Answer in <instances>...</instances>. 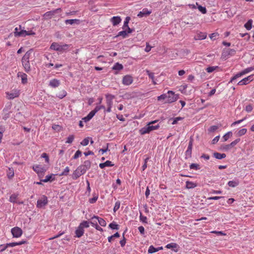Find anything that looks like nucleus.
<instances>
[{
  "instance_id": "nucleus-1",
  "label": "nucleus",
  "mask_w": 254,
  "mask_h": 254,
  "mask_svg": "<svg viewBox=\"0 0 254 254\" xmlns=\"http://www.w3.org/2000/svg\"><path fill=\"white\" fill-rule=\"evenodd\" d=\"M158 122V120H155L152 122L148 123L147 126L144 127H142L140 130V133L141 134H145L146 133H148L150 131L156 130L159 127V125L158 124L155 126H153V124L156 123Z\"/></svg>"
},
{
  "instance_id": "nucleus-2",
  "label": "nucleus",
  "mask_w": 254,
  "mask_h": 254,
  "mask_svg": "<svg viewBox=\"0 0 254 254\" xmlns=\"http://www.w3.org/2000/svg\"><path fill=\"white\" fill-rule=\"evenodd\" d=\"M69 47V45L68 44H60L58 43L54 42L51 44L50 49L56 51L63 52L67 50Z\"/></svg>"
},
{
  "instance_id": "nucleus-3",
  "label": "nucleus",
  "mask_w": 254,
  "mask_h": 254,
  "mask_svg": "<svg viewBox=\"0 0 254 254\" xmlns=\"http://www.w3.org/2000/svg\"><path fill=\"white\" fill-rule=\"evenodd\" d=\"M32 169L38 174L40 178L44 176L45 172L47 169L45 166L40 165H34L33 166Z\"/></svg>"
},
{
  "instance_id": "nucleus-4",
  "label": "nucleus",
  "mask_w": 254,
  "mask_h": 254,
  "mask_svg": "<svg viewBox=\"0 0 254 254\" xmlns=\"http://www.w3.org/2000/svg\"><path fill=\"white\" fill-rule=\"evenodd\" d=\"M254 70V67H248V68L245 69L244 70H242V71H241L239 73H238L235 75H234L233 77H232L231 78L230 82H232L234 80H235L237 78H239V77H240L249 72H250L251 71H252Z\"/></svg>"
},
{
  "instance_id": "nucleus-5",
  "label": "nucleus",
  "mask_w": 254,
  "mask_h": 254,
  "mask_svg": "<svg viewBox=\"0 0 254 254\" xmlns=\"http://www.w3.org/2000/svg\"><path fill=\"white\" fill-rule=\"evenodd\" d=\"M178 95L175 94L172 91H168L167 94L166 103H171L175 102L178 99Z\"/></svg>"
},
{
  "instance_id": "nucleus-6",
  "label": "nucleus",
  "mask_w": 254,
  "mask_h": 254,
  "mask_svg": "<svg viewBox=\"0 0 254 254\" xmlns=\"http://www.w3.org/2000/svg\"><path fill=\"white\" fill-rule=\"evenodd\" d=\"M115 97L114 95L111 94H107L106 95V104L108 106L106 112L108 113L111 112V108L113 105V100Z\"/></svg>"
},
{
  "instance_id": "nucleus-7",
  "label": "nucleus",
  "mask_w": 254,
  "mask_h": 254,
  "mask_svg": "<svg viewBox=\"0 0 254 254\" xmlns=\"http://www.w3.org/2000/svg\"><path fill=\"white\" fill-rule=\"evenodd\" d=\"M62 11L61 8H57L56 9L49 11L46 12L43 15V17L45 19L48 20L49 19L52 18L56 14L60 13Z\"/></svg>"
},
{
  "instance_id": "nucleus-8",
  "label": "nucleus",
  "mask_w": 254,
  "mask_h": 254,
  "mask_svg": "<svg viewBox=\"0 0 254 254\" xmlns=\"http://www.w3.org/2000/svg\"><path fill=\"white\" fill-rule=\"evenodd\" d=\"M20 93V90L18 89H14L12 90L10 92H6L5 93L6 97L9 100L13 99L15 98L18 97Z\"/></svg>"
},
{
  "instance_id": "nucleus-9",
  "label": "nucleus",
  "mask_w": 254,
  "mask_h": 254,
  "mask_svg": "<svg viewBox=\"0 0 254 254\" xmlns=\"http://www.w3.org/2000/svg\"><path fill=\"white\" fill-rule=\"evenodd\" d=\"M133 77L130 75H126L123 77L122 83L126 86H128L133 82Z\"/></svg>"
},
{
  "instance_id": "nucleus-10",
  "label": "nucleus",
  "mask_w": 254,
  "mask_h": 254,
  "mask_svg": "<svg viewBox=\"0 0 254 254\" xmlns=\"http://www.w3.org/2000/svg\"><path fill=\"white\" fill-rule=\"evenodd\" d=\"M48 202V198L45 195H43L40 199L37 200V207L42 208L47 204Z\"/></svg>"
},
{
  "instance_id": "nucleus-11",
  "label": "nucleus",
  "mask_w": 254,
  "mask_h": 254,
  "mask_svg": "<svg viewBox=\"0 0 254 254\" xmlns=\"http://www.w3.org/2000/svg\"><path fill=\"white\" fill-rule=\"evenodd\" d=\"M11 232L13 237L14 238L21 237L23 233L22 229L18 227H15L12 228Z\"/></svg>"
},
{
  "instance_id": "nucleus-12",
  "label": "nucleus",
  "mask_w": 254,
  "mask_h": 254,
  "mask_svg": "<svg viewBox=\"0 0 254 254\" xmlns=\"http://www.w3.org/2000/svg\"><path fill=\"white\" fill-rule=\"evenodd\" d=\"M254 75H251L248 77L244 78L238 83L239 85H244L249 84L251 81L254 80Z\"/></svg>"
},
{
  "instance_id": "nucleus-13",
  "label": "nucleus",
  "mask_w": 254,
  "mask_h": 254,
  "mask_svg": "<svg viewBox=\"0 0 254 254\" xmlns=\"http://www.w3.org/2000/svg\"><path fill=\"white\" fill-rule=\"evenodd\" d=\"M130 20V18L129 16L126 17L124 23V25L123 26V29H127L128 33H131L133 32V30L129 27L128 23L129 20Z\"/></svg>"
},
{
  "instance_id": "nucleus-14",
  "label": "nucleus",
  "mask_w": 254,
  "mask_h": 254,
  "mask_svg": "<svg viewBox=\"0 0 254 254\" xmlns=\"http://www.w3.org/2000/svg\"><path fill=\"white\" fill-rule=\"evenodd\" d=\"M35 34V33L31 30L26 31L21 29L20 31H19V37H25L27 35H34Z\"/></svg>"
},
{
  "instance_id": "nucleus-15",
  "label": "nucleus",
  "mask_w": 254,
  "mask_h": 254,
  "mask_svg": "<svg viewBox=\"0 0 254 254\" xmlns=\"http://www.w3.org/2000/svg\"><path fill=\"white\" fill-rule=\"evenodd\" d=\"M17 76L21 78V83L25 84L27 83V75L26 73L19 72L17 73Z\"/></svg>"
},
{
  "instance_id": "nucleus-16",
  "label": "nucleus",
  "mask_w": 254,
  "mask_h": 254,
  "mask_svg": "<svg viewBox=\"0 0 254 254\" xmlns=\"http://www.w3.org/2000/svg\"><path fill=\"white\" fill-rule=\"evenodd\" d=\"M84 233V230L79 225L75 231V237L80 238L83 235Z\"/></svg>"
},
{
  "instance_id": "nucleus-17",
  "label": "nucleus",
  "mask_w": 254,
  "mask_h": 254,
  "mask_svg": "<svg viewBox=\"0 0 254 254\" xmlns=\"http://www.w3.org/2000/svg\"><path fill=\"white\" fill-rule=\"evenodd\" d=\"M207 37V34L205 32H198L194 37L196 40H200L205 39Z\"/></svg>"
},
{
  "instance_id": "nucleus-18",
  "label": "nucleus",
  "mask_w": 254,
  "mask_h": 254,
  "mask_svg": "<svg viewBox=\"0 0 254 254\" xmlns=\"http://www.w3.org/2000/svg\"><path fill=\"white\" fill-rule=\"evenodd\" d=\"M121 21L122 19L120 16H113L110 19V21L114 26L118 25Z\"/></svg>"
},
{
  "instance_id": "nucleus-19",
  "label": "nucleus",
  "mask_w": 254,
  "mask_h": 254,
  "mask_svg": "<svg viewBox=\"0 0 254 254\" xmlns=\"http://www.w3.org/2000/svg\"><path fill=\"white\" fill-rule=\"evenodd\" d=\"M23 67L26 72L31 70V66L29 61H21Z\"/></svg>"
},
{
  "instance_id": "nucleus-20",
  "label": "nucleus",
  "mask_w": 254,
  "mask_h": 254,
  "mask_svg": "<svg viewBox=\"0 0 254 254\" xmlns=\"http://www.w3.org/2000/svg\"><path fill=\"white\" fill-rule=\"evenodd\" d=\"M60 84V82L59 80L57 79H53L50 80L49 82V85L51 87L56 88L58 87Z\"/></svg>"
},
{
  "instance_id": "nucleus-21",
  "label": "nucleus",
  "mask_w": 254,
  "mask_h": 254,
  "mask_svg": "<svg viewBox=\"0 0 254 254\" xmlns=\"http://www.w3.org/2000/svg\"><path fill=\"white\" fill-rule=\"evenodd\" d=\"M114 165V164H113L111 161L107 160L104 163H100L99 164V167L101 169H103L105 167H112Z\"/></svg>"
},
{
  "instance_id": "nucleus-22",
  "label": "nucleus",
  "mask_w": 254,
  "mask_h": 254,
  "mask_svg": "<svg viewBox=\"0 0 254 254\" xmlns=\"http://www.w3.org/2000/svg\"><path fill=\"white\" fill-rule=\"evenodd\" d=\"M55 175L54 174H51L50 175H47L46 176L45 179L41 180V181L44 183H47L48 182H52L53 181L55 180Z\"/></svg>"
},
{
  "instance_id": "nucleus-23",
  "label": "nucleus",
  "mask_w": 254,
  "mask_h": 254,
  "mask_svg": "<svg viewBox=\"0 0 254 254\" xmlns=\"http://www.w3.org/2000/svg\"><path fill=\"white\" fill-rule=\"evenodd\" d=\"M32 53V51L31 50L27 51L22 57L21 61H29Z\"/></svg>"
},
{
  "instance_id": "nucleus-24",
  "label": "nucleus",
  "mask_w": 254,
  "mask_h": 254,
  "mask_svg": "<svg viewBox=\"0 0 254 254\" xmlns=\"http://www.w3.org/2000/svg\"><path fill=\"white\" fill-rule=\"evenodd\" d=\"M6 173L7 178L9 179H11L14 175V170L12 168H9Z\"/></svg>"
},
{
  "instance_id": "nucleus-25",
  "label": "nucleus",
  "mask_w": 254,
  "mask_h": 254,
  "mask_svg": "<svg viewBox=\"0 0 254 254\" xmlns=\"http://www.w3.org/2000/svg\"><path fill=\"white\" fill-rule=\"evenodd\" d=\"M128 34L127 29H123V31L118 33L116 37L121 36L123 38H125L127 37Z\"/></svg>"
},
{
  "instance_id": "nucleus-26",
  "label": "nucleus",
  "mask_w": 254,
  "mask_h": 254,
  "mask_svg": "<svg viewBox=\"0 0 254 254\" xmlns=\"http://www.w3.org/2000/svg\"><path fill=\"white\" fill-rule=\"evenodd\" d=\"M26 243H27V242L26 241H19V242H13V243H8V245L9 247H13L16 246H19V245H21L23 244H25Z\"/></svg>"
},
{
  "instance_id": "nucleus-27",
  "label": "nucleus",
  "mask_w": 254,
  "mask_h": 254,
  "mask_svg": "<svg viewBox=\"0 0 254 254\" xmlns=\"http://www.w3.org/2000/svg\"><path fill=\"white\" fill-rule=\"evenodd\" d=\"M214 157L218 159H222L226 157V155L225 153H219L218 152H215L213 153Z\"/></svg>"
},
{
  "instance_id": "nucleus-28",
  "label": "nucleus",
  "mask_w": 254,
  "mask_h": 254,
  "mask_svg": "<svg viewBox=\"0 0 254 254\" xmlns=\"http://www.w3.org/2000/svg\"><path fill=\"white\" fill-rule=\"evenodd\" d=\"M197 186L196 184L192 182L187 181L186 182V188L187 189H193L196 187Z\"/></svg>"
},
{
  "instance_id": "nucleus-29",
  "label": "nucleus",
  "mask_w": 254,
  "mask_h": 254,
  "mask_svg": "<svg viewBox=\"0 0 254 254\" xmlns=\"http://www.w3.org/2000/svg\"><path fill=\"white\" fill-rule=\"evenodd\" d=\"M123 68V66L122 64H119V63H116L114 66L112 67V69L113 70H116L118 71H120Z\"/></svg>"
},
{
  "instance_id": "nucleus-30",
  "label": "nucleus",
  "mask_w": 254,
  "mask_h": 254,
  "mask_svg": "<svg viewBox=\"0 0 254 254\" xmlns=\"http://www.w3.org/2000/svg\"><path fill=\"white\" fill-rule=\"evenodd\" d=\"M98 219V216H94L91 218V221L90 223L93 227H94L95 226H96L98 224V223H97Z\"/></svg>"
},
{
  "instance_id": "nucleus-31",
  "label": "nucleus",
  "mask_w": 254,
  "mask_h": 254,
  "mask_svg": "<svg viewBox=\"0 0 254 254\" xmlns=\"http://www.w3.org/2000/svg\"><path fill=\"white\" fill-rule=\"evenodd\" d=\"M82 175L80 174V173L79 172V171L77 169H76L72 174V178L74 180L77 179L78 178H79L80 176H81Z\"/></svg>"
},
{
  "instance_id": "nucleus-32",
  "label": "nucleus",
  "mask_w": 254,
  "mask_h": 254,
  "mask_svg": "<svg viewBox=\"0 0 254 254\" xmlns=\"http://www.w3.org/2000/svg\"><path fill=\"white\" fill-rule=\"evenodd\" d=\"M247 131V129L246 128H242L240 129L237 133V135L238 136H241L242 135H245Z\"/></svg>"
},
{
  "instance_id": "nucleus-33",
  "label": "nucleus",
  "mask_w": 254,
  "mask_h": 254,
  "mask_svg": "<svg viewBox=\"0 0 254 254\" xmlns=\"http://www.w3.org/2000/svg\"><path fill=\"white\" fill-rule=\"evenodd\" d=\"M228 185L229 187L234 188L239 185V182L236 181H230L228 182Z\"/></svg>"
},
{
  "instance_id": "nucleus-34",
  "label": "nucleus",
  "mask_w": 254,
  "mask_h": 254,
  "mask_svg": "<svg viewBox=\"0 0 254 254\" xmlns=\"http://www.w3.org/2000/svg\"><path fill=\"white\" fill-rule=\"evenodd\" d=\"M76 169H77L79 172L80 173V174L83 175L85 174L87 170L84 166L82 165L79 166Z\"/></svg>"
},
{
  "instance_id": "nucleus-35",
  "label": "nucleus",
  "mask_w": 254,
  "mask_h": 254,
  "mask_svg": "<svg viewBox=\"0 0 254 254\" xmlns=\"http://www.w3.org/2000/svg\"><path fill=\"white\" fill-rule=\"evenodd\" d=\"M178 247V245L175 243H171L167 244L165 247L167 249H175L177 248Z\"/></svg>"
},
{
  "instance_id": "nucleus-36",
  "label": "nucleus",
  "mask_w": 254,
  "mask_h": 254,
  "mask_svg": "<svg viewBox=\"0 0 254 254\" xmlns=\"http://www.w3.org/2000/svg\"><path fill=\"white\" fill-rule=\"evenodd\" d=\"M159 251L158 249L154 248L153 246H150L149 247L148 253L149 254H152L155 252H157Z\"/></svg>"
},
{
  "instance_id": "nucleus-37",
  "label": "nucleus",
  "mask_w": 254,
  "mask_h": 254,
  "mask_svg": "<svg viewBox=\"0 0 254 254\" xmlns=\"http://www.w3.org/2000/svg\"><path fill=\"white\" fill-rule=\"evenodd\" d=\"M232 135V131H228L227 133H226L222 137V139H223V141H227L229 138Z\"/></svg>"
},
{
  "instance_id": "nucleus-38",
  "label": "nucleus",
  "mask_w": 254,
  "mask_h": 254,
  "mask_svg": "<svg viewBox=\"0 0 254 254\" xmlns=\"http://www.w3.org/2000/svg\"><path fill=\"white\" fill-rule=\"evenodd\" d=\"M79 226L83 229L84 228H88L89 227V223L87 221H83L80 223Z\"/></svg>"
},
{
  "instance_id": "nucleus-39",
  "label": "nucleus",
  "mask_w": 254,
  "mask_h": 254,
  "mask_svg": "<svg viewBox=\"0 0 254 254\" xmlns=\"http://www.w3.org/2000/svg\"><path fill=\"white\" fill-rule=\"evenodd\" d=\"M18 194H12L10 195L9 197V201L11 202L14 203L16 202V200L17 198Z\"/></svg>"
},
{
  "instance_id": "nucleus-40",
  "label": "nucleus",
  "mask_w": 254,
  "mask_h": 254,
  "mask_svg": "<svg viewBox=\"0 0 254 254\" xmlns=\"http://www.w3.org/2000/svg\"><path fill=\"white\" fill-rule=\"evenodd\" d=\"M98 198V195L95 193L93 194V197L89 199V202L90 203H94L97 200Z\"/></svg>"
},
{
  "instance_id": "nucleus-41",
  "label": "nucleus",
  "mask_w": 254,
  "mask_h": 254,
  "mask_svg": "<svg viewBox=\"0 0 254 254\" xmlns=\"http://www.w3.org/2000/svg\"><path fill=\"white\" fill-rule=\"evenodd\" d=\"M82 165L84 166L87 170H88L91 166V162L89 160L85 161L83 164Z\"/></svg>"
},
{
  "instance_id": "nucleus-42",
  "label": "nucleus",
  "mask_w": 254,
  "mask_h": 254,
  "mask_svg": "<svg viewBox=\"0 0 254 254\" xmlns=\"http://www.w3.org/2000/svg\"><path fill=\"white\" fill-rule=\"evenodd\" d=\"M218 68V67L217 66H209L206 68V70L208 73H211Z\"/></svg>"
},
{
  "instance_id": "nucleus-43",
  "label": "nucleus",
  "mask_w": 254,
  "mask_h": 254,
  "mask_svg": "<svg viewBox=\"0 0 254 254\" xmlns=\"http://www.w3.org/2000/svg\"><path fill=\"white\" fill-rule=\"evenodd\" d=\"M98 222L101 226L104 227L106 225V222L102 218L98 217Z\"/></svg>"
},
{
  "instance_id": "nucleus-44",
  "label": "nucleus",
  "mask_w": 254,
  "mask_h": 254,
  "mask_svg": "<svg viewBox=\"0 0 254 254\" xmlns=\"http://www.w3.org/2000/svg\"><path fill=\"white\" fill-rule=\"evenodd\" d=\"M69 170H70L68 167H65V168L64 169V171L61 174H60L59 176H67L69 172Z\"/></svg>"
},
{
  "instance_id": "nucleus-45",
  "label": "nucleus",
  "mask_w": 254,
  "mask_h": 254,
  "mask_svg": "<svg viewBox=\"0 0 254 254\" xmlns=\"http://www.w3.org/2000/svg\"><path fill=\"white\" fill-rule=\"evenodd\" d=\"M74 138V136L73 135H70L66 139L65 141L66 143H71L72 142Z\"/></svg>"
},
{
  "instance_id": "nucleus-46",
  "label": "nucleus",
  "mask_w": 254,
  "mask_h": 254,
  "mask_svg": "<svg viewBox=\"0 0 254 254\" xmlns=\"http://www.w3.org/2000/svg\"><path fill=\"white\" fill-rule=\"evenodd\" d=\"M21 29V25H19L18 27H16L14 29V35L15 37H17V36L19 37V30L20 31Z\"/></svg>"
},
{
  "instance_id": "nucleus-47",
  "label": "nucleus",
  "mask_w": 254,
  "mask_h": 254,
  "mask_svg": "<svg viewBox=\"0 0 254 254\" xmlns=\"http://www.w3.org/2000/svg\"><path fill=\"white\" fill-rule=\"evenodd\" d=\"M146 72L149 78L151 79L152 80H153V79H155L154 73L153 72H150L148 70H146Z\"/></svg>"
},
{
  "instance_id": "nucleus-48",
  "label": "nucleus",
  "mask_w": 254,
  "mask_h": 254,
  "mask_svg": "<svg viewBox=\"0 0 254 254\" xmlns=\"http://www.w3.org/2000/svg\"><path fill=\"white\" fill-rule=\"evenodd\" d=\"M5 131V128L3 126H0V143L1 141V139L3 136V133Z\"/></svg>"
},
{
  "instance_id": "nucleus-49",
  "label": "nucleus",
  "mask_w": 254,
  "mask_h": 254,
  "mask_svg": "<svg viewBox=\"0 0 254 254\" xmlns=\"http://www.w3.org/2000/svg\"><path fill=\"white\" fill-rule=\"evenodd\" d=\"M89 143V137L85 138L81 142L80 144L83 146H86Z\"/></svg>"
},
{
  "instance_id": "nucleus-50",
  "label": "nucleus",
  "mask_w": 254,
  "mask_h": 254,
  "mask_svg": "<svg viewBox=\"0 0 254 254\" xmlns=\"http://www.w3.org/2000/svg\"><path fill=\"white\" fill-rule=\"evenodd\" d=\"M109 227L112 229H119V226L115 223H111L109 224Z\"/></svg>"
},
{
  "instance_id": "nucleus-51",
  "label": "nucleus",
  "mask_w": 254,
  "mask_h": 254,
  "mask_svg": "<svg viewBox=\"0 0 254 254\" xmlns=\"http://www.w3.org/2000/svg\"><path fill=\"white\" fill-rule=\"evenodd\" d=\"M41 157L45 159V162L47 163H49V156L48 155V154L46 153H43L42 155H41Z\"/></svg>"
},
{
  "instance_id": "nucleus-52",
  "label": "nucleus",
  "mask_w": 254,
  "mask_h": 254,
  "mask_svg": "<svg viewBox=\"0 0 254 254\" xmlns=\"http://www.w3.org/2000/svg\"><path fill=\"white\" fill-rule=\"evenodd\" d=\"M219 36V34L218 33H213L209 35L210 38L212 40H215Z\"/></svg>"
},
{
  "instance_id": "nucleus-53",
  "label": "nucleus",
  "mask_w": 254,
  "mask_h": 254,
  "mask_svg": "<svg viewBox=\"0 0 254 254\" xmlns=\"http://www.w3.org/2000/svg\"><path fill=\"white\" fill-rule=\"evenodd\" d=\"M78 21V20H77V19H67V20H65V23L66 24H69L72 25L73 23H74L75 22Z\"/></svg>"
},
{
  "instance_id": "nucleus-54",
  "label": "nucleus",
  "mask_w": 254,
  "mask_h": 254,
  "mask_svg": "<svg viewBox=\"0 0 254 254\" xmlns=\"http://www.w3.org/2000/svg\"><path fill=\"white\" fill-rule=\"evenodd\" d=\"M198 9L203 14H205L207 12L206 8L201 5L198 6Z\"/></svg>"
},
{
  "instance_id": "nucleus-55",
  "label": "nucleus",
  "mask_w": 254,
  "mask_h": 254,
  "mask_svg": "<svg viewBox=\"0 0 254 254\" xmlns=\"http://www.w3.org/2000/svg\"><path fill=\"white\" fill-rule=\"evenodd\" d=\"M120 204L121 203L119 201H118L115 203V206L114 207V212L117 211L120 208Z\"/></svg>"
},
{
  "instance_id": "nucleus-56",
  "label": "nucleus",
  "mask_w": 254,
  "mask_h": 254,
  "mask_svg": "<svg viewBox=\"0 0 254 254\" xmlns=\"http://www.w3.org/2000/svg\"><path fill=\"white\" fill-rule=\"evenodd\" d=\"M81 155V151L80 150H77L74 154V156H73V159H76L78 158Z\"/></svg>"
},
{
  "instance_id": "nucleus-57",
  "label": "nucleus",
  "mask_w": 254,
  "mask_h": 254,
  "mask_svg": "<svg viewBox=\"0 0 254 254\" xmlns=\"http://www.w3.org/2000/svg\"><path fill=\"white\" fill-rule=\"evenodd\" d=\"M66 92L65 90H63L62 91H61L60 92L58 96L61 99H62L63 98L65 97L66 96Z\"/></svg>"
},
{
  "instance_id": "nucleus-58",
  "label": "nucleus",
  "mask_w": 254,
  "mask_h": 254,
  "mask_svg": "<svg viewBox=\"0 0 254 254\" xmlns=\"http://www.w3.org/2000/svg\"><path fill=\"white\" fill-rule=\"evenodd\" d=\"M158 101L166 99L167 100V94H163L157 97Z\"/></svg>"
},
{
  "instance_id": "nucleus-59",
  "label": "nucleus",
  "mask_w": 254,
  "mask_h": 254,
  "mask_svg": "<svg viewBox=\"0 0 254 254\" xmlns=\"http://www.w3.org/2000/svg\"><path fill=\"white\" fill-rule=\"evenodd\" d=\"M253 109V107L252 105L249 104L247 106H246L245 110L248 113H250L252 112V111Z\"/></svg>"
},
{
  "instance_id": "nucleus-60",
  "label": "nucleus",
  "mask_w": 254,
  "mask_h": 254,
  "mask_svg": "<svg viewBox=\"0 0 254 254\" xmlns=\"http://www.w3.org/2000/svg\"><path fill=\"white\" fill-rule=\"evenodd\" d=\"M140 220L144 223H147V217L145 216H143L142 215V214H140L139 216Z\"/></svg>"
},
{
  "instance_id": "nucleus-61",
  "label": "nucleus",
  "mask_w": 254,
  "mask_h": 254,
  "mask_svg": "<svg viewBox=\"0 0 254 254\" xmlns=\"http://www.w3.org/2000/svg\"><path fill=\"white\" fill-rule=\"evenodd\" d=\"M245 27L248 30H250L252 28V23L251 20H249L245 24Z\"/></svg>"
},
{
  "instance_id": "nucleus-62",
  "label": "nucleus",
  "mask_w": 254,
  "mask_h": 254,
  "mask_svg": "<svg viewBox=\"0 0 254 254\" xmlns=\"http://www.w3.org/2000/svg\"><path fill=\"white\" fill-rule=\"evenodd\" d=\"M218 128V126H211L208 129V130L209 132H214L215 130H216Z\"/></svg>"
},
{
  "instance_id": "nucleus-63",
  "label": "nucleus",
  "mask_w": 254,
  "mask_h": 254,
  "mask_svg": "<svg viewBox=\"0 0 254 254\" xmlns=\"http://www.w3.org/2000/svg\"><path fill=\"white\" fill-rule=\"evenodd\" d=\"M240 138H237L236 139H235L234 141H232L231 143H230V145L232 146V147H234V146H235L238 143H239L240 141Z\"/></svg>"
},
{
  "instance_id": "nucleus-64",
  "label": "nucleus",
  "mask_w": 254,
  "mask_h": 254,
  "mask_svg": "<svg viewBox=\"0 0 254 254\" xmlns=\"http://www.w3.org/2000/svg\"><path fill=\"white\" fill-rule=\"evenodd\" d=\"M199 166L198 164H191L190 165V169H195V170H197L199 169Z\"/></svg>"
}]
</instances>
